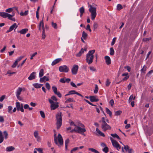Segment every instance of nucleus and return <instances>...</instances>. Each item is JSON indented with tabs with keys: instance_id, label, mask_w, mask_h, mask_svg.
<instances>
[{
	"instance_id": "obj_45",
	"label": "nucleus",
	"mask_w": 153,
	"mask_h": 153,
	"mask_svg": "<svg viewBox=\"0 0 153 153\" xmlns=\"http://www.w3.org/2000/svg\"><path fill=\"white\" fill-rule=\"evenodd\" d=\"M51 99L53 101H55V102H56L58 101V100L57 99L56 97L54 96H52L51 97Z\"/></svg>"
},
{
	"instance_id": "obj_7",
	"label": "nucleus",
	"mask_w": 153,
	"mask_h": 153,
	"mask_svg": "<svg viewBox=\"0 0 153 153\" xmlns=\"http://www.w3.org/2000/svg\"><path fill=\"white\" fill-rule=\"evenodd\" d=\"M69 70V68L66 65L60 66L59 67V70L61 72L67 73Z\"/></svg>"
},
{
	"instance_id": "obj_16",
	"label": "nucleus",
	"mask_w": 153,
	"mask_h": 153,
	"mask_svg": "<svg viewBox=\"0 0 153 153\" xmlns=\"http://www.w3.org/2000/svg\"><path fill=\"white\" fill-rule=\"evenodd\" d=\"M96 96H91L89 97L90 100L91 102H97L99 101L98 99L96 98Z\"/></svg>"
},
{
	"instance_id": "obj_1",
	"label": "nucleus",
	"mask_w": 153,
	"mask_h": 153,
	"mask_svg": "<svg viewBox=\"0 0 153 153\" xmlns=\"http://www.w3.org/2000/svg\"><path fill=\"white\" fill-rule=\"evenodd\" d=\"M95 50H93L89 51L88 53L87 54L85 60L88 65L91 64L93 61L94 56V53H95Z\"/></svg>"
},
{
	"instance_id": "obj_11",
	"label": "nucleus",
	"mask_w": 153,
	"mask_h": 153,
	"mask_svg": "<svg viewBox=\"0 0 153 153\" xmlns=\"http://www.w3.org/2000/svg\"><path fill=\"white\" fill-rule=\"evenodd\" d=\"M77 132L79 134H82L86 131V129L85 128H82L79 126H76Z\"/></svg>"
},
{
	"instance_id": "obj_30",
	"label": "nucleus",
	"mask_w": 153,
	"mask_h": 153,
	"mask_svg": "<svg viewBox=\"0 0 153 153\" xmlns=\"http://www.w3.org/2000/svg\"><path fill=\"white\" fill-rule=\"evenodd\" d=\"M43 18L44 17L42 18V20L40 22L39 26V27H41V26H42V29H44L45 28V27L44 24V22H43Z\"/></svg>"
},
{
	"instance_id": "obj_40",
	"label": "nucleus",
	"mask_w": 153,
	"mask_h": 153,
	"mask_svg": "<svg viewBox=\"0 0 153 153\" xmlns=\"http://www.w3.org/2000/svg\"><path fill=\"white\" fill-rule=\"evenodd\" d=\"M52 26L54 29H57V25L56 23H54L53 22H52L51 23Z\"/></svg>"
},
{
	"instance_id": "obj_17",
	"label": "nucleus",
	"mask_w": 153,
	"mask_h": 153,
	"mask_svg": "<svg viewBox=\"0 0 153 153\" xmlns=\"http://www.w3.org/2000/svg\"><path fill=\"white\" fill-rule=\"evenodd\" d=\"M124 148L126 152H128V153H132V149H130L128 145H124Z\"/></svg>"
},
{
	"instance_id": "obj_53",
	"label": "nucleus",
	"mask_w": 153,
	"mask_h": 153,
	"mask_svg": "<svg viewBox=\"0 0 153 153\" xmlns=\"http://www.w3.org/2000/svg\"><path fill=\"white\" fill-rule=\"evenodd\" d=\"M122 112L121 111L119 110L115 111V113L116 115L118 116Z\"/></svg>"
},
{
	"instance_id": "obj_57",
	"label": "nucleus",
	"mask_w": 153,
	"mask_h": 153,
	"mask_svg": "<svg viewBox=\"0 0 153 153\" xmlns=\"http://www.w3.org/2000/svg\"><path fill=\"white\" fill-rule=\"evenodd\" d=\"M13 8H10L6 10V12L8 13H10L13 10Z\"/></svg>"
},
{
	"instance_id": "obj_19",
	"label": "nucleus",
	"mask_w": 153,
	"mask_h": 153,
	"mask_svg": "<svg viewBox=\"0 0 153 153\" xmlns=\"http://www.w3.org/2000/svg\"><path fill=\"white\" fill-rule=\"evenodd\" d=\"M28 30L27 28H25L22 29L21 30L18 31V32L22 34H25L28 31Z\"/></svg>"
},
{
	"instance_id": "obj_29",
	"label": "nucleus",
	"mask_w": 153,
	"mask_h": 153,
	"mask_svg": "<svg viewBox=\"0 0 153 153\" xmlns=\"http://www.w3.org/2000/svg\"><path fill=\"white\" fill-rule=\"evenodd\" d=\"M69 140L68 138L65 141V149L66 150H67L68 149V146L69 143Z\"/></svg>"
},
{
	"instance_id": "obj_10",
	"label": "nucleus",
	"mask_w": 153,
	"mask_h": 153,
	"mask_svg": "<svg viewBox=\"0 0 153 153\" xmlns=\"http://www.w3.org/2000/svg\"><path fill=\"white\" fill-rule=\"evenodd\" d=\"M52 89L55 94L57 95L59 98H61L62 97V94L59 91H57V88L56 87L53 86Z\"/></svg>"
},
{
	"instance_id": "obj_6",
	"label": "nucleus",
	"mask_w": 153,
	"mask_h": 153,
	"mask_svg": "<svg viewBox=\"0 0 153 153\" xmlns=\"http://www.w3.org/2000/svg\"><path fill=\"white\" fill-rule=\"evenodd\" d=\"M101 128L104 131H106L107 130H110L111 128V127L107 124L106 122L101 123Z\"/></svg>"
},
{
	"instance_id": "obj_8",
	"label": "nucleus",
	"mask_w": 153,
	"mask_h": 153,
	"mask_svg": "<svg viewBox=\"0 0 153 153\" xmlns=\"http://www.w3.org/2000/svg\"><path fill=\"white\" fill-rule=\"evenodd\" d=\"M15 13H13L12 15H10V14L3 12H0V16H1L3 18H5L7 17H13L14 16Z\"/></svg>"
},
{
	"instance_id": "obj_34",
	"label": "nucleus",
	"mask_w": 153,
	"mask_h": 153,
	"mask_svg": "<svg viewBox=\"0 0 153 153\" xmlns=\"http://www.w3.org/2000/svg\"><path fill=\"white\" fill-rule=\"evenodd\" d=\"M74 102L75 101L73 99V98H69L65 101V103H68L69 102Z\"/></svg>"
},
{
	"instance_id": "obj_54",
	"label": "nucleus",
	"mask_w": 153,
	"mask_h": 153,
	"mask_svg": "<svg viewBox=\"0 0 153 153\" xmlns=\"http://www.w3.org/2000/svg\"><path fill=\"white\" fill-rule=\"evenodd\" d=\"M89 68L90 70L94 72L97 71L96 69L93 66H90Z\"/></svg>"
},
{
	"instance_id": "obj_3",
	"label": "nucleus",
	"mask_w": 153,
	"mask_h": 153,
	"mask_svg": "<svg viewBox=\"0 0 153 153\" xmlns=\"http://www.w3.org/2000/svg\"><path fill=\"white\" fill-rule=\"evenodd\" d=\"M62 113L59 112L56 115V125L57 128L58 129L62 125Z\"/></svg>"
},
{
	"instance_id": "obj_62",
	"label": "nucleus",
	"mask_w": 153,
	"mask_h": 153,
	"mask_svg": "<svg viewBox=\"0 0 153 153\" xmlns=\"http://www.w3.org/2000/svg\"><path fill=\"white\" fill-rule=\"evenodd\" d=\"M124 68L127 69L128 72H130L131 71V68L129 66H125L124 67Z\"/></svg>"
},
{
	"instance_id": "obj_52",
	"label": "nucleus",
	"mask_w": 153,
	"mask_h": 153,
	"mask_svg": "<svg viewBox=\"0 0 153 153\" xmlns=\"http://www.w3.org/2000/svg\"><path fill=\"white\" fill-rule=\"evenodd\" d=\"M146 67H145L144 65L143 68L141 69V71L142 73H145V71H146Z\"/></svg>"
},
{
	"instance_id": "obj_50",
	"label": "nucleus",
	"mask_w": 153,
	"mask_h": 153,
	"mask_svg": "<svg viewBox=\"0 0 153 153\" xmlns=\"http://www.w3.org/2000/svg\"><path fill=\"white\" fill-rule=\"evenodd\" d=\"M34 136L35 138L39 137L38 132L37 131H35L34 132Z\"/></svg>"
},
{
	"instance_id": "obj_26",
	"label": "nucleus",
	"mask_w": 153,
	"mask_h": 153,
	"mask_svg": "<svg viewBox=\"0 0 153 153\" xmlns=\"http://www.w3.org/2000/svg\"><path fill=\"white\" fill-rule=\"evenodd\" d=\"M4 137L2 135V133L0 131V143H1L4 141Z\"/></svg>"
},
{
	"instance_id": "obj_41",
	"label": "nucleus",
	"mask_w": 153,
	"mask_h": 153,
	"mask_svg": "<svg viewBox=\"0 0 153 153\" xmlns=\"http://www.w3.org/2000/svg\"><path fill=\"white\" fill-rule=\"evenodd\" d=\"M88 150L95 153H100L98 151L93 148H89Z\"/></svg>"
},
{
	"instance_id": "obj_37",
	"label": "nucleus",
	"mask_w": 153,
	"mask_h": 153,
	"mask_svg": "<svg viewBox=\"0 0 153 153\" xmlns=\"http://www.w3.org/2000/svg\"><path fill=\"white\" fill-rule=\"evenodd\" d=\"M117 9L118 10H120L123 8V7L122 5L120 4H118L117 6Z\"/></svg>"
},
{
	"instance_id": "obj_15",
	"label": "nucleus",
	"mask_w": 153,
	"mask_h": 153,
	"mask_svg": "<svg viewBox=\"0 0 153 153\" xmlns=\"http://www.w3.org/2000/svg\"><path fill=\"white\" fill-rule=\"evenodd\" d=\"M86 51V48H85L84 49L83 48H82L79 52L76 54V56L78 57H80L84 53V51Z\"/></svg>"
},
{
	"instance_id": "obj_5",
	"label": "nucleus",
	"mask_w": 153,
	"mask_h": 153,
	"mask_svg": "<svg viewBox=\"0 0 153 153\" xmlns=\"http://www.w3.org/2000/svg\"><path fill=\"white\" fill-rule=\"evenodd\" d=\"M49 102L51 104V110H54L56 109L59 106V103L58 102H55L50 99H48Z\"/></svg>"
},
{
	"instance_id": "obj_63",
	"label": "nucleus",
	"mask_w": 153,
	"mask_h": 153,
	"mask_svg": "<svg viewBox=\"0 0 153 153\" xmlns=\"http://www.w3.org/2000/svg\"><path fill=\"white\" fill-rule=\"evenodd\" d=\"M23 56H21L18 57L16 60L17 61V62H18L20 61L23 58Z\"/></svg>"
},
{
	"instance_id": "obj_32",
	"label": "nucleus",
	"mask_w": 153,
	"mask_h": 153,
	"mask_svg": "<svg viewBox=\"0 0 153 153\" xmlns=\"http://www.w3.org/2000/svg\"><path fill=\"white\" fill-rule=\"evenodd\" d=\"M12 107L11 106H8L7 108L8 112L10 114H12L13 112L12 111Z\"/></svg>"
},
{
	"instance_id": "obj_61",
	"label": "nucleus",
	"mask_w": 153,
	"mask_h": 153,
	"mask_svg": "<svg viewBox=\"0 0 153 153\" xmlns=\"http://www.w3.org/2000/svg\"><path fill=\"white\" fill-rule=\"evenodd\" d=\"M46 87V88L48 90L50 89V85L48 82L46 83L45 84Z\"/></svg>"
},
{
	"instance_id": "obj_9",
	"label": "nucleus",
	"mask_w": 153,
	"mask_h": 153,
	"mask_svg": "<svg viewBox=\"0 0 153 153\" xmlns=\"http://www.w3.org/2000/svg\"><path fill=\"white\" fill-rule=\"evenodd\" d=\"M79 68L78 66L77 65H74L71 69V72L73 75H76L77 74Z\"/></svg>"
},
{
	"instance_id": "obj_22",
	"label": "nucleus",
	"mask_w": 153,
	"mask_h": 153,
	"mask_svg": "<svg viewBox=\"0 0 153 153\" xmlns=\"http://www.w3.org/2000/svg\"><path fill=\"white\" fill-rule=\"evenodd\" d=\"M43 84H39L38 83H35L33 84V86L36 88H40Z\"/></svg>"
},
{
	"instance_id": "obj_49",
	"label": "nucleus",
	"mask_w": 153,
	"mask_h": 153,
	"mask_svg": "<svg viewBox=\"0 0 153 153\" xmlns=\"http://www.w3.org/2000/svg\"><path fill=\"white\" fill-rule=\"evenodd\" d=\"M40 113L42 117L43 118H45V114L43 111H40Z\"/></svg>"
},
{
	"instance_id": "obj_25",
	"label": "nucleus",
	"mask_w": 153,
	"mask_h": 153,
	"mask_svg": "<svg viewBox=\"0 0 153 153\" xmlns=\"http://www.w3.org/2000/svg\"><path fill=\"white\" fill-rule=\"evenodd\" d=\"M96 131L100 135L103 137L105 136L104 134L100 131L98 128H96Z\"/></svg>"
},
{
	"instance_id": "obj_2",
	"label": "nucleus",
	"mask_w": 153,
	"mask_h": 153,
	"mask_svg": "<svg viewBox=\"0 0 153 153\" xmlns=\"http://www.w3.org/2000/svg\"><path fill=\"white\" fill-rule=\"evenodd\" d=\"M54 140L55 143L58 146H62L63 144V140L61 135L60 134H59L58 135V141H57L56 137V134H55L54 135Z\"/></svg>"
},
{
	"instance_id": "obj_4",
	"label": "nucleus",
	"mask_w": 153,
	"mask_h": 153,
	"mask_svg": "<svg viewBox=\"0 0 153 153\" xmlns=\"http://www.w3.org/2000/svg\"><path fill=\"white\" fill-rule=\"evenodd\" d=\"M89 7H90L89 11L91 13V19L93 20L95 19L97 15L96 7L91 4L89 5Z\"/></svg>"
},
{
	"instance_id": "obj_28",
	"label": "nucleus",
	"mask_w": 153,
	"mask_h": 153,
	"mask_svg": "<svg viewBox=\"0 0 153 153\" xmlns=\"http://www.w3.org/2000/svg\"><path fill=\"white\" fill-rule=\"evenodd\" d=\"M22 90V89L21 88H19L18 89L17 91L16 96H19L21 94V93Z\"/></svg>"
},
{
	"instance_id": "obj_27",
	"label": "nucleus",
	"mask_w": 153,
	"mask_h": 153,
	"mask_svg": "<svg viewBox=\"0 0 153 153\" xmlns=\"http://www.w3.org/2000/svg\"><path fill=\"white\" fill-rule=\"evenodd\" d=\"M82 37L85 40H86L88 37V34L84 31L82 32Z\"/></svg>"
},
{
	"instance_id": "obj_36",
	"label": "nucleus",
	"mask_w": 153,
	"mask_h": 153,
	"mask_svg": "<svg viewBox=\"0 0 153 153\" xmlns=\"http://www.w3.org/2000/svg\"><path fill=\"white\" fill-rule=\"evenodd\" d=\"M36 150L37 151L40 153H43V149L42 148H35V150Z\"/></svg>"
},
{
	"instance_id": "obj_42",
	"label": "nucleus",
	"mask_w": 153,
	"mask_h": 153,
	"mask_svg": "<svg viewBox=\"0 0 153 153\" xmlns=\"http://www.w3.org/2000/svg\"><path fill=\"white\" fill-rule=\"evenodd\" d=\"M112 144L113 146L115 148H116V147L117 145L119 144L118 142L116 141H115L114 142H112Z\"/></svg>"
},
{
	"instance_id": "obj_46",
	"label": "nucleus",
	"mask_w": 153,
	"mask_h": 153,
	"mask_svg": "<svg viewBox=\"0 0 153 153\" xmlns=\"http://www.w3.org/2000/svg\"><path fill=\"white\" fill-rule=\"evenodd\" d=\"M42 39H44L45 37V28L42 29Z\"/></svg>"
},
{
	"instance_id": "obj_24",
	"label": "nucleus",
	"mask_w": 153,
	"mask_h": 153,
	"mask_svg": "<svg viewBox=\"0 0 153 153\" xmlns=\"http://www.w3.org/2000/svg\"><path fill=\"white\" fill-rule=\"evenodd\" d=\"M15 149V148L12 146H8L6 148V151L7 152H10L14 150Z\"/></svg>"
},
{
	"instance_id": "obj_23",
	"label": "nucleus",
	"mask_w": 153,
	"mask_h": 153,
	"mask_svg": "<svg viewBox=\"0 0 153 153\" xmlns=\"http://www.w3.org/2000/svg\"><path fill=\"white\" fill-rule=\"evenodd\" d=\"M79 10L80 13V16L81 17L85 12V9L84 7H82L80 8Z\"/></svg>"
},
{
	"instance_id": "obj_58",
	"label": "nucleus",
	"mask_w": 153,
	"mask_h": 153,
	"mask_svg": "<svg viewBox=\"0 0 153 153\" xmlns=\"http://www.w3.org/2000/svg\"><path fill=\"white\" fill-rule=\"evenodd\" d=\"M69 94H70V95L76 94V92H77L75 90H71L69 91Z\"/></svg>"
},
{
	"instance_id": "obj_33",
	"label": "nucleus",
	"mask_w": 153,
	"mask_h": 153,
	"mask_svg": "<svg viewBox=\"0 0 153 153\" xmlns=\"http://www.w3.org/2000/svg\"><path fill=\"white\" fill-rule=\"evenodd\" d=\"M44 75V70L43 69H41L39 71V76L41 77L43 76Z\"/></svg>"
},
{
	"instance_id": "obj_56",
	"label": "nucleus",
	"mask_w": 153,
	"mask_h": 153,
	"mask_svg": "<svg viewBox=\"0 0 153 153\" xmlns=\"http://www.w3.org/2000/svg\"><path fill=\"white\" fill-rule=\"evenodd\" d=\"M84 100L85 101V102H87L89 104H90V105H91L92 106H96V105L93 104H92V103H91V102H90L88 100L86 99H84Z\"/></svg>"
},
{
	"instance_id": "obj_18",
	"label": "nucleus",
	"mask_w": 153,
	"mask_h": 153,
	"mask_svg": "<svg viewBox=\"0 0 153 153\" xmlns=\"http://www.w3.org/2000/svg\"><path fill=\"white\" fill-rule=\"evenodd\" d=\"M105 62L107 65H109L111 64V60L110 57L107 56L105 57Z\"/></svg>"
},
{
	"instance_id": "obj_13",
	"label": "nucleus",
	"mask_w": 153,
	"mask_h": 153,
	"mask_svg": "<svg viewBox=\"0 0 153 153\" xmlns=\"http://www.w3.org/2000/svg\"><path fill=\"white\" fill-rule=\"evenodd\" d=\"M16 106L18 111L20 110L22 112H24V110L23 107H20V105L19 102H16Z\"/></svg>"
},
{
	"instance_id": "obj_35",
	"label": "nucleus",
	"mask_w": 153,
	"mask_h": 153,
	"mask_svg": "<svg viewBox=\"0 0 153 153\" xmlns=\"http://www.w3.org/2000/svg\"><path fill=\"white\" fill-rule=\"evenodd\" d=\"M111 135L114 138L116 137L119 140L120 139V137L117 135V134L116 133L114 134H111Z\"/></svg>"
},
{
	"instance_id": "obj_64",
	"label": "nucleus",
	"mask_w": 153,
	"mask_h": 153,
	"mask_svg": "<svg viewBox=\"0 0 153 153\" xmlns=\"http://www.w3.org/2000/svg\"><path fill=\"white\" fill-rule=\"evenodd\" d=\"M116 38L115 37H114L113 39L112 40V41L111 43V45L112 46L114 45V44H115V42L116 41Z\"/></svg>"
},
{
	"instance_id": "obj_12",
	"label": "nucleus",
	"mask_w": 153,
	"mask_h": 153,
	"mask_svg": "<svg viewBox=\"0 0 153 153\" xmlns=\"http://www.w3.org/2000/svg\"><path fill=\"white\" fill-rule=\"evenodd\" d=\"M17 27L18 26L16 24V23H15L10 27L9 29L7 31L6 33H8L11 32L15 28L16 29Z\"/></svg>"
},
{
	"instance_id": "obj_21",
	"label": "nucleus",
	"mask_w": 153,
	"mask_h": 153,
	"mask_svg": "<svg viewBox=\"0 0 153 153\" xmlns=\"http://www.w3.org/2000/svg\"><path fill=\"white\" fill-rule=\"evenodd\" d=\"M49 80V79L46 76H44L42 78H40V82H42L45 80L48 81Z\"/></svg>"
},
{
	"instance_id": "obj_47",
	"label": "nucleus",
	"mask_w": 153,
	"mask_h": 153,
	"mask_svg": "<svg viewBox=\"0 0 153 153\" xmlns=\"http://www.w3.org/2000/svg\"><path fill=\"white\" fill-rule=\"evenodd\" d=\"M4 134L5 139H7L8 138V134L6 131H4L3 132Z\"/></svg>"
},
{
	"instance_id": "obj_20",
	"label": "nucleus",
	"mask_w": 153,
	"mask_h": 153,
	"mask_svg": "<svg viewBox=\"0 0 153 153\" xmlns=\"http://www.w3.org/2000/svg\"><path fill=\"white\" fill-rule=\"evenodd\" d=\"M62 60V59L61 58H58L57 59H55L54 61H53L52 64L51 65H56V64L58 63L60 61H61Z\"/></svg>"
},
{
	"instance_id": "obj_59",
	"label": "nucleus",
	"mask_w": 153,
	"mask_h": 153,
	"mask_svg": "<svg viewBox=\"0 0 153 153\" xmlns=\"http://www.w3.org/2000/svg\"><path fill=\"white\" fill-rule=\"evenodd\" d=\"M18 62H17V61H16V60L15 61V62L13 63V65L12 66V67L13 68H15L16 66L18 64Z\"/></svg>"
},
{
	"instance_id": "obj_55",
	"label": "nucleus",
	"mask_w": 153,
	"mask_h": 153,
	"mask_svg": "<svg viewBox=\"0 0 153 153\" xmlns=\"http://www.w3.org/2000/svg\"><path fill=\"white\" fill-rule=\"evenodd\" d=\"M151 39V37H149L148 38H146L143 39V41L144 42H147Z\"/></svg>"
},
{
	"instance_id": "obj_38",
	"label": "nucleus",
	"mask_w": 153,
	"mask_h": 153,
	"mask_svg": "<svg viewBox=\"0 0 153 153\" xmlns=\"http://www.w3.org/2000/svg\"><path fill=\"white\" fill-rule=\"evenodd\" d=\"M110 54L111 55H113L114 54V51L113 48H111L110 49Z\"/></svg>"
},
{
	"instance_id": "obj_48",
	"label": "nucleus",
	"mask_w": 153,
	"mask_h": 153,
	"mask_svg": "<svg viewBox=\"0 0 153 153\" xmlns=\"http://www.w3.org/2000/svg\"><path fill=\"white\" fill-rule=\"evenodd\" d=\"M102 151L105 153H107L109 151V149L106 146L104 147V148L102 149Z\"/></svg>"
},
{
	"instance_id": "obj_14",
	"label": "nucleus",
	"mask_w": 153,
	"mask_h": 153,
	"mask_svg": "<svg viewBox=\"0 0 153 153\" xmlns=\"http://www.w3.org/2000/svg\"><path fill=\"white\" fill-rule=\"evenodd\" d=\"M36 73L35 72H33L30 74V76L28 77V79L30 80L34 79L36 77Z\"/></svg>"
},
{
	"instance_id": "obj_39",
	"label": "nucleus",
	"mask_w": 153,
	"mask_h": 153,
	"mask_svg": "<svg viewBox=\"0 0 153 153\" xmlns=\"http://www.w3.org/2000/svg\"><path fill=\"white\" fill-rule=\"evenodd\" d=\"M98 24L96 22H94L93 25L94 30L95 31L98 27Z\"/></svg>"
},
{
	"instance_id": "obj_51",
	"label": "nucleus",
	"mask_w": 153,
	"mask_h": 153,
	"mask_svg": "<svg viewBox=\"0 0 153 153\" xmlns=\"http://www.w3.org/2000/svg\"><path fill=\"white\" fill-rule=\"evenodd\" d=\"M153 72V70H151L149 71L146 74V77H149L151 74Z\"/></svg>"
},
{
	"instance_id": "obj_44",
	"label": "nucleus",
	"mask_w": 153,
	"mask_h": 153,
	"mask_svg": "<svg viewBox=\"0 0 153 153\" xmlns=\"http://www.w3.org/2000/svg\"><path fill=\"white\" fill-rule=\"evenodd\" d=\"M98 91V87L97 85H95V89L94 91V93L95 94H97V93Z\"/></svg>"
},
{
	"instance_id": "obj_60",
	"label": "nucleus",
	"mask_w": 153,
	"mask_h": 153,
	"mask_svg": "<svg viewBox=\"0 0 153 153\" xmlns=\"http://www.w3.org/2000/svg\"><path fill=\"white\" fill-rule=\"evenodd\" d=\"M65 78H62L60 79L59 82L62 83H65Z\"/></svg>"
},
{
	"instance_id": "obj_43",
	"label": "nucleus",
	"mask_w": 153,
	"mask_h": 153,
	"mask_svg": "<svg viewBox=\"0 0 153 153\" xmlns=\"http://www.w3.org/2000/svg\"><path fill=\"white\" fill-rule=\"evenodd\" d=\"M111 83V82L109 79H107L105 82V85L106 86H108Z\"/></svg>"
},
{
	"instance_id": "obj_31",
	"label": "nucleus",
	"mask_w": 153,
	"mask_h": 153,
	"mask_svg": "<svg viewBox=\"0 0 153 153\" xmlns=\"http://www.w3.org/2000/svg\"><path fill=\"white\" fill-rule=\"evenodd\" d=\"M105 109H106V112L107 113V114H109V116L110 117H111V116H112L111 112L107 108H106Z\"/></svg>"
}]
</instances>
